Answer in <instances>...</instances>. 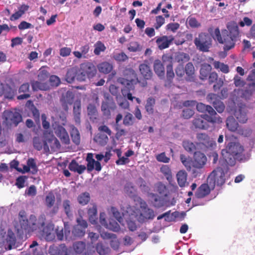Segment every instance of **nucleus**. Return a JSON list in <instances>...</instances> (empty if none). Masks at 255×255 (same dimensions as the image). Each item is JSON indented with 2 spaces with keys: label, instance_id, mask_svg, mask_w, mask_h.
Listing matches in <instances>:
<instances>
[{
  "label": "nucleus",
  "instance_id": "nucleus-2",
  "mask_svg": "<svg viewBox=\"0 0 255 255\" xmlns=\"http://www.w3.org/2000/svg\"><path fill=\"white\" fill-rule=\"evenodd\" d=\"M24 212H20L19 213V225L17 227V233L19 234L26 235L30 234L37 230L38 228H41L46 221L45 216L41 215L37 219L34 215H31L28 219L26 216L23 215Z\"/></svg>",
  "mask_w": 255,
  "mask_h": 255
},
{
  "label": "nucleus",
  "instance_id": "nucleus-6",
  "mask_svg": "<svg viewBox=\"0 0 255 255\" xmlns=\"http://www.w3.org/2000/svg\"><path fill=\"white\" fill-rule=\"evenodd\" d=\"M254 89L255 90V83L249 84L246 89H236L232 93L231 98L234 104L239 102L241 99L248 100L253 94Z\"/></svg>",
  "mask_w": 255,
  "mask_h": 255
},
{
  "label": "nucleus",
  "instance_id": "nucleus-40",
  "mask_svg": "<svg viewBox=\"0 0 255 255\" xmlns=\"http://www.w3.org/2000/svg\"><path fill=\"white\" fill-rule=\"evenodd\" d=\"M73 115L75 123L77 124H80L81 116L80 102H76L74 103L73 107Z\"/></svg>",
  "mask_w": 255,
  "mask_h": 255
},
{
  "label": "nucleus",
  "instance_id": "nucleus-18",
  "mask_svg": "<svg viewBox=\"0 0 255 255\" xmlns=\"http://www.w3.org/2000/svg\"><path fill=\"white\" fill-rule=\"evenodd\" d=\"M208 183H203L201 184L197 189L195 195L197 198L201 199L208 195L210 192L211 187Z\"/></svg>",
  "mask_w": 255,
  "mask_h": 255
},
{
  "label": "nucleus",
  "instance_id": "nucleus-17",
  "mask_svg": "<svg viewBox=\"0 0 255 255\" xmlns=\"http://www.w3.org/2000/svg\"><path fill=\"white\" fill-rule=\"evenodd\" d=\"M54 132L56 135L60 139L62 142L69 144L70 139L69 135L64 128L61 125H57L54 128Z\"/></svg>",
  "mask_w": 255,
  "mask_h": 255
},
{
  "label": "nucleus",
  "instance_id": "nucleus-52",
  "mask_svg": "<svg viewBox=\"0 0 255 255\" xmlns=\"http://www.w3.org/2000/svg\"><path fill=\"white\" fill-rule=\"evenodd\" d=\"M134 117L133 115L129 113H127L124 118L123 124L125 126H132L134 123Z\"/></svg>",
  "mask_w": 255,
  "mask_h": 255
},
{
  "label": "nucleus",
  "instance_id": "nucleus-19",
  "mask_svg": "<svg viewBox=\"0 0 255 255\" xmlns=\"http://www.w3.org/2000/svg\"><path fill=\"white\" fill-rule=\"evenodd\" d=\"M243 106H240L234 112V116L239 122L242 124L246 123L248 121L247 112L246 109Z\"/></svg>",
  "mask_w": 255,
  "mask_h": 255
},
{
  "label": "nucleus",
  "instance_id": "nucleus-47",
  "mask_svg": "<svg viewBox=\"0 0 255 255\" xmlns=\"http://www.w3.org/2000/svg\"><path fill=\"white\" fill-rule=\"evenodd\" d=\"M88 214L89 217V220L92 224L96 223L97 220V210L96 206H93L92 208H89L88 210Z\"/></svg>",
  "mask_w": 255,
  "mask_h": 255
},
{
  "label": "nucleus",
  "instance_id": "nucleus-53",
  "mask_svg": "<svg viewBox=\"0 0 255 255\" xmlns=\"http://www.w3.org/2000/svg\"><path fill=\"white\" fill-rule=\"evenodd\" d=\"M95 49L94 50V53L96 55H99L100 54L101 52H104L106 50V47L105 45L100 41H98L95 44Z\"/></svg>",
  "mask_w": 255,
  "mask_h": 255
},
{
  "label": "nucleus",
  "instance_id": "nucleus-9",
  "mask_svg": "<svg viewBox=\"0 0 255 255\" xmlns=\"http://www.w3.org/2000/svg\"><path fill=\"white\" fill-rule=\"evenodd\" d=\"M4 122L7 126L16 127L22 121L21 115L16 111H5L3 114Z\"/></svg>",
  "mask_w": 255,
  "mask_h": 255
},
{
  "label": "nucleus",
  "instance_id": "nucleus-45",
  "mask_svg": "<svg viewBox=\"0 0 255 255\" xmlns=\"http://www.w3.org/2000/svg\"><path fill=\"white\" fill-rule=\"evenodd\" d=\"M71 139L72 141L77 145L80 143V135L78 129L76 128H73L71 129L70 132Z\"/></svg>",
  "mask_w": 255,
  "mask_h": 255
},
{
  "label": "nucleus",
  "instance_id": "nucleus-26",
  "mask_svg": "<svg viewBox=\"0 0 255 255\" xmlns=\"http://www.w3.org/2000/svg\"><path fill=\"white\" fill-rule=\"evenodd\" d=\"M95 250L99 255H107L110 252V248L102 242L97 243L95 247Z\"/></svg>",
  "mask_w": 255,
  "mask_h": 255
},
{
  "label": "nucleus",
  "instance_id": "nucleus-39",
  "mask_svg": "<svg viewBox=\"0 0 255 255\" xmlns=\"http://www.w3.org/2000/svg\"><path fill=\"white\" fill-rule=\"evenodd\" d=\"M155 73L160 78H163L165 74L164 67L160 61L156 60L154 63Z\"/></svg>",
  "mask_w": 255,
  "mask_h": 255
},
{
  "label": "nucleus",
  "instance_id": "nucleus-62",
  "mask_svg": "<svg viewBox=\"0 0 255 255\" xmlns=\"http://www.w3.org/2000/svg\"><path fill=\"white\" fill-rule=\"evenodd\" d=\"M113 57L118 62H124L128 59L127 55L123 52L115 54Z\"/></svg>",
  "mask_w": 255,
  "mask_h": 255
},
{
  "label": "nucleus",
  "instance_id": "nucleus-41",
  "mask_svg": "<svg viewBox=\"0 0 255 255\" xmlns=\"http://www.w3.org/2000/svg\"><path fill=\"white\" fill-rule=\"evenodd\" d=\"M210 62L213 61V65L215 69H220V70L224 73H228L229 72V68L228 65L225 64L219 61H214V59L212 57L209 58Z\"/></svg>",
  "mask_w": 255,
  "mask_h": 255
},
{
  "label": "nucleus",
  "instance_id": "nucleus-30",
  "mask_svg": "<svg viewBox=\"0 0 255 255\" xmlns=\"http://www.w3.org/2000/svg\"><path fill=\"white\" fill-rule=\"evenodd\" d=\"M97 68L100 72L104 74H108L112 71L113 65L112 64L105 61L99 64Z\"/></svg>",
  "mask_w": 255,
  "mask_h": 255
},
{
  "label": "nucleus",
  "instance_id": "nucleus-5",
  "mask_svg": "<svg viewBox=\"0 0 255 255\" xmlns=\"http://www.w3.org/2000/svg\"><path fill=\"white\" fill-rule=\"evenodd\" d=\"M78 81L83 82L86 79L93 78L97 73V69L94 64L90 62L83 63L78 68Z\"/></svg>",
  "mask_w": 255,
  "mask_h": 255
},
{
  "label": "nucleus",
  "instance_id": "nucleus-1",
  "mask_svg": "<svg viewBox=\"0 0 255 255\" xmlns=\"http://www.w3.org/2000/svg\"><path fill=\"white\" fill-rule=\"evenodd\" d=\"M227 29L222 30V33L218 27L215 29L214 32L209 30L211 35L215 40L224 45V49L228 51L234 48L236 42L240 36V31L237 24L235 21H231L227 24Z\"/></svg>",
  "mask_w": 255,
  "mask_h": 255
},
{
  "label": "nucleus",
  "instance_id": "nucleus-25",
  "mask_svg": "<svg viewBox=\"0 0 255 255\" xmlns=\"http://www.w3.org/2000/svg\"><path fill=\"white\" fill-rule=\"evenodd\" d=\"M68 168L71 171L77 172L78 174H81L86 169V167L84 165H79L75 160L73 159L69 163Z\"/></svg>",
  "mask_w": 255,
  "mask_h": 255
},
{
  "label": "nucleus",
  "instance_id": "nucleus-22",
  "mask_svg": "<svg viewBox=\"0 0 255 255\" xmlns=\"http://www.w3.org/2000/svg\"><path fill=\"white\" fill-rule=\"evenodd\" d=\"M29 92V84L28 83H23L20 86L18 89V93L23 94L18 96L17 99L19 100L28 99L30 97Z\"/></svg>",
  "mask_w": 255,
  "mask_h": 255
},
{
  "label": "nucleus",
  "instance_id": "nucleus-10",
  "mask_svg": "<svg viewBox=\"0 0 255 255\" xmlns=\"http://www.w3.org/2000/svg\"><path fill=\"white\" fill-rule=\"evenodd\" d=\"M196 138L198 141L196 145L203 150L205 151L209 148H214L216 146L215 141L206 133H198Z\"/></svg>",
  "mask_w": 255,
  "mask_h": 255
},
{
  "label": "nucleus",
  "instance_id": "nucleus-36",
  "mask_svg": "<svg viewBox=\"0 0 255 255\" xmlns=\"http://www.w3.org/2000/svg\"><path fill=\"white\" fill-rule=\"evenodd\" d=\"M196 109L198 111L201 113H205L207 112L209 114H216L215 111L211 106L206 105L202 103L197 104Z\"/></svg>",
  "mask_w": 255,
  "mask_h": 255
},
{
  "label": "nucleus",
  "instance_id": "nucleus-20",
  "mask_svg": "<svg viewBox=\"0 0 255 255\" xmlns=\"http://www.w3.org/2000/svg\"><path fill=\"white\" fill-rule=\"evenodd\" d=\"M115 104L109 100L104 101L102 103L101 110L103 115L108 118H109L111 116V110H115Z\"/></svg>",
  "mask_w": 255,
  "mask_h": 255
},
{
  "label": "nucleus",
  "instance_id": "nucleus-12",
  "mask_svg": "<svg viewBox=\"0 0 255 255\" xmlns=\"http://www.w3.org/2000/svg\"><path fill=\"white\" fill-rule=\"evenodd\" d=\"M154 39H155V43L158 48L159 50H162L168 48L172 43L174 38L172 35L169 36L162 35L160 36H156Z\"/></svg>",
  "mask_w": 255,
  "mask_h": 255
},
{
  "label": "nucleus",
  "instance_id": "nucleus-7",
  "mask_svg": "<svg viewBox=\"0 0 255 255\" xmlns=\"http://www.w3.org/2000/svg\"><path fill=\"white\" fill-rule=\"evenodd\" d=\"M225 179L224 170L221 167H217L208 176L207 182L211 188L214 189L216 184L219 186L223 185L225 182Z\"/></svg>",
  "mask_w": 255,
  "mask_h": 255
},
{
  "label": "nucleus",
  "instance_id": "nucleus-37",
  "mask_svg": "<svg viewBox=\"0 0 255 255\" xmlns=\"http://www.w3.org/2000/svg\"><path fill=\"white\" fill-rule=\"evenodd\" d=\"M33 144L34 147L37 150H40L42 149L44 146V148L46 150L48 149V146L46 141H43L38 137H34L33 139Z\"/></svg>",
  "mask_w": 255,
  "mask_h": 255
},
{
  "label": "nucleus",
  "instance_id": "nucleus-54",
  "mask_svg": "<svg viewBox=\"0 0 255 255\" xmlns=\"http://www.w3.org/2000/svg\"><path fill=\"white\" fill-rule=\"evenodd\" d=\"M27 164L31 170L30 173L32 174H35L38 171V168L36 162L33 158H29L27 161Z\"/></svg>",
  "mask_w": 255,
  "mask_h": 255
},
{
  "label": "nucleus",
  "instance_id": "nucleus-44",
  "mask_svg": "<svg viewBox=\"0 0 255 255\" xmlns=\"http://www.w3.org/2000/svg\"><path fill=\"white\" fill-rule=\"evenodd\" d=\"M94 140L99 144L104 146L107 143L109 138L108 136L105 134L102 133H98L95 136Z\"/></svg>",
  "mask_w": 255,
  "mask_h": 255
},
{
  "label": "nucleus",
  "instance_id": "nucleus-16",
  "mask_svg": "<svg viewBox=\"0 0 255 255\" xmlns=\"http://www.w3.org/2000/svg\"><path fill=\"white\" fill-rule=\"evenodd\" d=\"M101 237L104 240L110 239V245L114 250H118L120 247V242L117 239L116 234L108 232H103L101 234Z\"/></svg>",
  "mask_w": 255,
  "mask_h": 255
},
{
  "label": "nucleus",
  "instance_id": "nucleus-49",
  "mask_svg": "<svg viewBox=\"0 0 255 255\" xmlns=\"http://www.w3.org/2000/svg\"><path fill=\"white\" fill-rule=\"evenodd\" d=\"M73 249L77 254H82L86 248V245L83 242H76L73 246Z\"/></svg>",
  "mask_w": 255,
  "mask_h": 255
},
{
  "label": "nucleus",
  "instance_id": "nucleus-50",
  "mask_svg": "<svg viewBox=\"0 0 255 255\" xmlns=\"http://www.w3.org/2000/svg\"><path fill=\"white\" fill-rule=\"evenodd\" d=\"M182 145L184 148L188 152L193 153L196 149V145L192 142L189 140H184L183 141Z\"/></svg>",
  "mask_w": 255,
  "mask_h": 255
},
{
  "label": "nucleus",
  "instance_id": "nucleus-57",
  "mask_svg": "<svg viewBox=\"0 0 255 255\" xmlns=\"http://www.w3.org/2000/svg\"><path fill=\"white\" fill-rule=\"evenodd\" d=\"M175 76L173 70V65L169 64L166 66V78L167 80L171 82Z\"/></svg>",
  "mask_w": 255,
  "mask_h": 255
},
{
  "label": "nucleus",
  "instance_id": "nucleus-4",
  "mask_svg": "<svg viewBox=\"0 0 255 255\" xmlns=\"http://www.w3.org/2000/svg\"><path fill=\"white\" fill-rule=\"evenodd\" d=\"M124 74L125 78H119L118 80V82L124 85L127 89V91L134 90L135 85L140 83L136 73L132 69L128 68L124 71Z\"/></svg>",
  "mask_w": 255,
  "mask_h": 255
},
{
  "label": "nucleus",
  "instance_id": "nucleus-8",
  "mask_svg": "<svg viewBox=\"0 0 255 255\" xmlns=\"http://www.w3.org/2000/svg\"><path fill=\"white\" fill-rule=\"evenodd\" d=\"M212 40L207 33H200L194 39V44L196 48L202 52H208L212 46Z\"/></svg>",
  "mask_w": 255,
  "mask_h": 255
},
{
  "label": "nucleus",
  "instance_id": "nucleus-58",
  "mask_svg": "<svg viewBox=\"0 0 255 255\" xmlns=\"http://www.w3.org/2000/svg\"><path fill=\"white\" fill-rule=\"evenodd\" d=\"M74 95L72 92L67 91L65 96H63L61 100L69 103L70 105H72L74 100Z\"/></svg>",
  "mask_w": 255,
  "mask_h": 255
},
{
  "label": "nucleus",
  "instance_id": "nucleus-21",
  "mask_svg": "<svg viewBox=\"0 0 255 255\" xmlns=\"http://www.w3.org/2000/svg\"><path fill=\"white\" fill-rule=\"evenodd\" d=\"M79 75L78 68L73 67L69 68L65 75V80L69 83H73L75 79L78 81V76Z\"/></svg>",
  "mask_w": 255,
  "mask_h": 255
},
{
  "label": "nucleus",
  "instance_id": "nucleus-28",
  "mask_svg": "<svg viewBox=\"0 0 255 255\" xmlns=\"http://www.w3.org/2000/svg\"><path fill=\"white\" fill-rule=\"evenodd\" d=\"M212 70L211 66L207 63H204L201 65L200 70V78L202 80L207 79Z\"/></svg>",
  "mask_w": 255,
  "mask_h": 255
},
{
  "label": "nucleus",
  "instance_id": "nucleus-48",
  "mask_svg": "<svg viewBox=\"0 0 255 255\" xmlns=\"http://www.w3.org/2000/svg\"><path fill=\"white\" fill-rule=\"evenodd\" d=\"M62 207L66 216L68 218L72 217L73 214L70 201L69 200H64L63 201Z\"/></svg>",
  "mask_w": 255,
  "mask_h": 255
},
{
  "label": "nucleus",
  "instance_id": "nucleus-42",
  "mask_svg": "<svg viewBox=\"0 0 255 255\" xmlns=\"http://www.w3.org/2000/svg\"><path fill=\"white\" fill-rule=\"evenodd\" d=\"M180 159L186 170L188 171H191L193 160L189 156H187L183 154H180Z\"/></svg>",
  "mask_w": 255,
  "mask_h": 255
},
{
  "label": "nucleus",
  "instance_id": "nucleus-3",
  "mask_svg": "<svg viewBox=\"0 0 255 255\" xmlns=\"http://www.w3.org/2000/svg\"><path fill=\"white\" fill-rule=\"evenodd\" d=\"M244 148L238 142H230L225 149H222V155L226 164L233 166L235 165L236 160L244 161L246 160L243 154Z\"/></svg>",
  "mask_w": 255,
  "mask_h": 255
},
{
  "label": "nucleus",
  "instance_id": "nucleus-34",
  "mask_svg": "<svg viewBox=\"0 0 255 255\" xmlns=\"http://www.w3.org/2000/svg\"><path fill=\"white\" fill-rule=\"evenodd\" d=\"M174 59L176 62L180 64H182L190 60V56L187 53L182 52H178L175 54Z\"/></svg>",
  "mask_w": 255,
  "mask_h": 255
},
{
  "label": "nucleus",
  "instance_id": "nucleus-29",
  "mask_svg": "<svg viewBox=\"0 0 255 255\" xmlns=\"http://www.w3.org/2000/svg\"><path fill=\"white\" fill-rule=\"evenodd\" d=\"M44 223H45V221ZM37 230L41 233L42 235L45 237L46 239L51 238L53 237L52 232L53 231V228L50 225L45 226V223H44L42 227L37 228Z\"/></svg>",
  "mask_w": 255,
  "mask_h": 255
},
{
  "label": "nucleus",
  "instance_id": "nucleus-32",
  "mask_svg": "<svg viewBox=\"0 0 255 255\" xmlns=\"http://www.w3.org/2000/svg\"><path fill=\"white\" fill-rule=\"evenodd\" d=\"M177 182L181 187H185L187 183V173L183 170H180L176 174Z\"/></svg>",
  "mask_w": 255,
  "mask_h": 255
},
{
  "label": "nucleus",
  "instance_id": "nucleus-15",
  "mask_svg": "<svg viewBox=\"0 0 255 255\" xmlns=\"http://www.w3.org/2000/svg\"><path fill=\"white\" fill-rule=\"evenodd\" d=\"M86 161H87V169L88 172H91L93 169L97 171L101 170L102 166L100 162L98 161H95L93 158V155L91 153H88Z\"/></svg>",
  "mask_w": 255,
  "mask_h": 255
},
{
  "label": "nucleus",
  "instance_id": "nucleus-56",
  "mask_svg": "<svg viewBox=\"0 0 255 255\" xmlns=\"http://www.w3.org/2000/svg\"><path fill=\"white\" fill-rule=\"evenodd\" d=\"M152 197L153 201V205L155 207L160 208L163 206L162 199L157 195L152 194Z\"/></svg>",
  "mask_w": 255,
  "mask_h": 255
},
{
  "label": "nucleus",
  "instance_id": "nucleus-35",
  "mask_svg": "<svg viewBox=\"0 0 255 255\" xmlns=\"http://www.w3.org/2000/svg\"><path fill=\"white\" fill-rule=\"evenodd\" d=\"M31 84L33 91H46L49 88V85L46 82L33 81L31 82Z\"/></svg>",
  "mask_w": 255,
  "mask_h": 255
},
{
  "label": "nucleus",
  "instance_id": "nucleus-23",
  "mask_svg": "<svg viewBox=\"0 0 255 255\" xmlns=\"http://www.w3.org/2000/svg\"><path fill=\"white\" fill-rule=\"evenodd\" d=\"M186 80L187 81H193L195 79V68L192 62H188L185 67Z\"/></svg>",
  "mask_w": 255,
  "mask_h": 255
},
{
  "label": "nucleus",
  "instance_id": "nucleus-43",
  "mask_svg": "<svg viewBox=\"0 0 255 255\" xmlns=\"http://www.w3.org/2000/svg\"><path fill=\"white\" fill-rule=\"evenodd\" d=\"M28 6L26 5H22L19 8L18 10L12 14L10 17V20L11 21L15 20L20 18L28 9Z\"/></svg>",
  "mask_w": 255,
  "mask_h": 255
},
{
  "label": "nucleus",
  "instance_id": "nucleus-61",
  "mask_svg": "<svg viewBox=\"0 0 255 255\" xmlns=\"http://www.w3.org/2000/svg\"><path fill=\"white\" fill-rule=\"evenodd\" d=\"M234 83L237 87H244L246 84L245 81L237 75L234 78Z\"/></svg>",
  "mask_w": 255,
  "mask_h": 255
},
{
  "label": "nucleus",
  "instance_id": "nucleus-64",
  "mask_svg": "<svg viewBox=\"0 0 255 255\" xmlns=\"http://www.w3.org/2000/svg\"><path fill=\"white\" fill-rule=\"evenodd\" d=\"M125 191L129 196H132L134 193L135 189L131 183H127L125 186Z\"/></svg>",
  "mask_w": 255,
  "mask_h": 255
},
{
  "label": "nucleus",
  "instance_id": "nucleus-27",
  "mask_svg": "<svg viewBox=\"0 0 255 255\" xmlns=\"http://www.w3.org/2000/svg\"><path fill=\"white\" fill-rule=\"evenodd\" d=\"M193 126L196 128L206 129L208 128L209 125L207 123L203 120L202 116H197L192 122Z\"/></svg>",
  "mask_w": 255,
  "mask_h": 255
},
{
  "label": "nucleus",
  "instance_id": "nucleus-60",
  "mask_svg": "<svg viewBox=\"0 0 255 255\" xmlns=\"http://www.w3.org/2000/svg\"><path fill=\"white\" fill-rule=\"evenodd\" d=\"M27 179L25 176H20L16 179L15 185L18 188L21 189L24 187V184Z\"/></svg>",
  "mask_w": 255,
  "mask_h": 255
},
{
  "label": "nucleus",
  "instance_id": "nucleus-46",
  "mask_svg": "<svg viewBox=\"0 0 255 255\" xmlns=\"http://www.w3.org/2000/svg\"><path fill=\"white\" fill-rule=\"evenodd\" d=\"M155 104V100L152 97L148 98L146 100V103L145 106L146 111L149 114H152L154 112V107Z\"/></svg>",
  "mask_w": 255,
  "mask_h": 255
},
{
  "label": "nucleus",
  "instance_id": "nucleus-55",
  "mask_svg": "<svg viewBox=\"0 0 255 255\" xmlns=\"http://www.w3.org/2000/svg\"><path fill=\"white\" fill-rule=\"evenodd\" d=\"M55 198L52 193H49L46 196L45 204L48 208H51L54 204Z\"/></svg>",
  "mask_w": 255,
  "mask_h": 255
},
{
  "label": "nucleus",
  "instance_id": "nucleus-51",
  "mask_svg": "<svg viewBox=\"0 0 255 255\" xmlns=\"http://www.w3.org/2000/svg\"><path fill=\"white\" fill-rule=\"evenodd\" d=\"M90 199V194L88 192H84L78 197V201L80 204L85 205L88 203Z\"/></svg>",
  "mask_w": 255,
  "mask_h": 255
},
{
  "label": "nucleus",
  "instance_id": "nucleus-33",
  "mask_svg": "<svg viewBox=\"0 0 255 255\" xmlns=\"http://www.w3.org/2000/svg\"><path fill=\"white\" fill-rule=\"evenodd\" d=\"M203 120H206L207 122L209 123H211L212 124L218 123L220 124L222 122V120L221 118L216 114H209V115L207 114H204L201 115Z\"/></svg>",
  "mask_w": 255,
  "mask_h": 255
},
{
  "label": "nucleus",
  "instance_id": "nucleus-63",
  "mask_svg": "<svg viewBox=\"0 0 255 255\" xmlns=\"http://www.w3.org/2000/svg\"><path fill=\"white\" fill-rule=\"evenodd\" d=\"M154 26L156 29H158L165 23V19L162 15H159L156 16Z\"/></svg>",
  "mask_w": 255,
  "mask_h": 255
},
{
  "label": "nucleus",
  "instance_id": "nucleus-14",
  "mask_svg": "<svg viewBox=\"0 0 255 255\" xmlns=\"http://www.w3.org/2000/svg\"><path fill=\"white\" fill-rule=\"evenodd\" d=\"M138 201L141 210L140 216L146 219H153L155 216L153 210L149 208L146 203L140 198H139Z\"/></svg>",
  "mask_w": 255,
  "mask_h": 255
},
{
  "label": "nucleus",
  "instance_id": "nucleus-24",
  "mask_svg": "<svg viewBox=\"0 0 255 255\" xmlns=\"http://www.w3.org/2000/svg\"><path fill=\"white\" fill-rule=\"evenodd\" d=\"M139 70L144 79L149 80L152 78V72L150 67L147 64L145 63L140 64Z\"/></svg>",
  "mask_w": 255,
  "mask_h": 255
},
{
  "label": "nucleus",
  "instance_id": "nucleus-31",
  "mask_svg": "<svg viewBox=\"0 0 255 255\" xmlns=\"http://www.w3.org/2000/svg\"><path fill=\"white\" fill-rule=\"evenodd\" d=\"M5 241L8 244V249L11 250L12 246L15 245L16 239L14 233L11 229L7 230Z\"/></svg>",
  "mask_w": 255,
  "mask_h": 255
},
{
  "label": "nucleus",
  "instance_id": "nucleus-13",
  "mask_svg": "<svg viewBox=\"0 0 255 255\" xmlns=\"http://www.w3.org/2000/svg\"><path fill=\"white\" fill-rule=\"evenodd\" d=\"M207 99L218 113H222L224 111L225 105L218 98L217 95L212 93L209 94L207 96Z\"/></svg>",
  "mask_w": 255,
  "mask_h": 255
},
{
  "label": "nucleus",
  "instance_id": "nucleus-59",
  "mask_svg": "<svg viewBox=\"0 0 255 255\" xmlns=\"http://www.w3.org/2000/svg\"><path fill=\"white\" fill-rule=\"evenodd\" d=\"M87 112L89 116L91 117H94L97 115V110L94 104H89L87 107Z\"/></svg>",
  "mask_w": 255,
  "mask_h": 255
},
{
  "label": "nucleus",
  "instance_id": "nucleus-11",
  "mask_svg": "<svg viewBox=\"0 0 255 255\" xmlns=\"http://www.w3.org/2000/svg\"><path fill=\"white\" fill-rule=\"evenodd\" d=\"M207 161L206 156L200 151L194 152L192 161V167L196 169H202L206 165Z\"/></svg>",
  "mask_w": 255,
  "mask_h": 255
},
{
  "label": "nucleus",
  "instance_id": "nucleus-38",
  "mask_svg": "<svg viewBox=\"0 0 255 255\" xmlns=\"http://www.w3.org/2000/svg\"><path fill=\"white\" fill-rule=\"evenodd\" d=\"M226 126L229 130L234 132L237 130L239 124L233 116H230L226 120Z\"/></svg>",
  "mask_w": 255,
  "mask_h": 255
}]
</instances>
